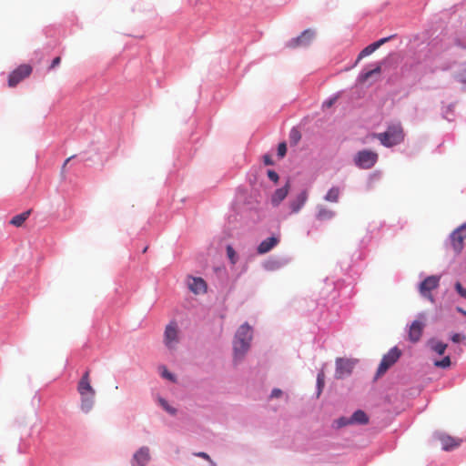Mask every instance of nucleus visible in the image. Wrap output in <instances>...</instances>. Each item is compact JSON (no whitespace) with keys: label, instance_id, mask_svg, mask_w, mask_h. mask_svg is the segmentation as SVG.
Returning <instances> with one entry per match:
<instances>
[{"label":"nucleus","instance_id":"nucleus-1","mask_svg":"<svg viewBox=\"0 0 466 466\" xmlns=\"http://www.w3.org/2000/svg\"><path fill=\"white\" fill-rule=\"evenodd\" d=\"M77 391L81 397V410L86 413L89 412L95 404L96 396V390L91 385L89 370H86L80 379Z\"/></svg>","mask_w":466,"mask_h":466},{"label":"nucleus","instance_id":"nucleus-2","mask_svg":"<svg viewBox=\"0 0 466 466\" xmlns=\"http://www.w3.org/2000/svg\"><path fill=\"white\" fill-rule=\"evenodd\" d=\"M387 147L400 144L404 140V131L400 123L390 125L385 132L373 134Z\"/></svg>","mask_w":466,"mask_h":466},{"label":"nucleus","instance_id":"nucleus-3","mask_svg":"<svg viewBox=\"0 0 466 466\" xmlns=\"http://www.w3.org/2000/svg\"><path fill=\"white\" fill-rule=\"evenodd\" d=\"M252 339L251 327L245 323L241 325L234 339V353L235 358H241L248 351L250 341Z\"/></svg>","mask_w":466,"mask_h":466},{"label":"nucleus","instance_id":"nucleus-4","mask_svg":"<svg viewBox=\"0 0 466 466\" xmlns=\"http://www.w3.org/2000/svg\"><path fill=\"white\" fill-rule=\"evenodd\" d=\"M378 154L371 150L359 151L354 157V164L362 169L371 168L378 161Z\"/></svg>","mask_w":466,"mask_h":466},{"label":"nucleus","instance_id":"nucleus-5","mask_svg":"<svg viewBox=\"0 0 466 466\" xmlns=\"http://www.w3.org/2000/svg\"><path fill=\"white\" fill-rule=\"evenodd\" d=\"M400 356L401 351L397 347H393L387 354L382 357V360L378 367L376 377L379 378L385 374L387 370L398 361Z\"/></svg>","mask_w":466,"mask_h":466},{"label":"nucleus","instance_id":"nucleus-6","mask_svg":"<svg viewBox=\"0 0 466 466\" xmlns=\"http://www.w3.org/2000/svg\"><path fill=\"white\" fill-rule=\"evenodd\" d=\"M440 280L441 276L431 275L427 277L419 286L420 294L431 302H434L431 291L439 287Z\"/></svg>","mask_w":466,"mask_h":466},{"label":"nucleus","instance_id":"nucleus-7","mask_svg":"<svg viewBox=\"0 0 466 466\" xmlns=\"http://www.w3.org/2000/svg\"><path fill=\"white\" fill-rule=\"evenodd\" d=\"M357 360L353 359L338 358L336 360L335 377L342 379L351 374Z\"/></svg>","mask_w":466,"mask_h":466},{"label":"nucleus","instance_id":"nucleus-8","mask_svg":"<svg viewBox=\"0 0 466 466\" xmlns=\"http://www.w3.org/2000/svg\"><path fill=\"white\" fill-rule=\"evenodd\" d=\"M165 345L169 350H175L177 344L179 342L178 328L176 322H170L165 329L164 333Z\"/></svg>","mask_w":466,"mask_h":466},{"label":"nucleus","instance_id":"nucleus-9","mask_svg":"<svg viewBox=\"0 0 466 466\" xmlns=\"http://www.w3.org/2000/svg\"><path fill=\"white\" fill-rule=\"evenodd\" d=\"M315 36V32L311 29H306L296 38L290 39L287 43V46L289 48L306 47L310 45Z\"/></svg>","mask_w":466,"mask_h":466},{"label":"nucleus","instance_id":"nucleus-10","mask_svg":"<svg viewBox=\"0 0 466 466\" xmlns=\"http://www.w3.org/2000/svg\"><path fill=\"white\" fill-rule=\"evenodd\" d=\"M31 73H32L31 66L26 65V64L19 66L16 69H15L9 75L8 86L11 87L15 86L23 79L29 76Z\"/></svg>","mask_w":466,"mask_h":466},{"label":"nucleus","instance_id":"nucleus-11","mask_svg":"<svg viewBox=\"0 0 466 466\" xmlns=\"http://www.w3.org/2000/svg\"><path fill=\"white\" fill-rule=\"evenodd\" d=\"M466 238V223L455 229L451 235V245L456 252H461Z\"/></svg>","mask_w":466,"mask_h":466},{"label":"nucleus","instance_id":"nucleus-12","mask_svg":"<svg viewBox=\"0 0 466 466\" xmlns=\"http://www.w3.org/2000/svg\"><path fill=\"white\" fill-rule=\"evenodd\" d=\"M187 286L194 294H204L207 291V283L202 278L189 277Z\"/></svg>","mask_w":466,"mask_h":466},{"label":"nucleus","instance_id":"nucleus-13","mask_svg":"<svg viewBox=\"0 0 466 466\" xmlns=\"http://www.w3.org/2000/svg\"><path fill=\"white\" fill-rule=\"evenodd\" d=\"M150 460L149 449L147 447L140 448L133 456V466H146Z\"/></svg>","mask_w":466,"mask_h":466},{"label":"nucleus","instance_id":"nucleus-14","mask_svg":"<svg viewBox=\"0 0 466 466\" xmlns=\"http://www.w3.org/2000/svg\"><path fill=\"white\" fill-rule=\"evenodd\" d=\"M423 327L424 324L420 320H415L412 322L409 331V339L410 341L417 342L420 340L422 334Z\"/></svg>","mask_w":466,"mask_h":466},{"label":"nucleus","instance_id":"nucleus-15","mask_svg":"<svg viewBox=\"0 0 466 466\" xmlns=\"http://www.w3.org/2000/svg\"><path fill=\"white\" fill-rule=\"evenodd\" d=\"M441 447L444 451H450L457 448L461 444V440H457L450 435L441 434L439 437Z\"/></svg>","mask_w":466,"mask_h":466},{"label":"nucleus","instance_id":"nucleus-16","mask_svg":"<svg viewBox=\"0 0 466 466\" xmlns=\"http://www.w3.org/2000/svg\"><path fill=\"white\" fill-rule=\"evenodd\" d=\"M390 37H385L381 38L377 42H374L368 46H366L358 56L357 61H360L365 56H368L371 55L373 52H375L380 46H382L384 43L390 40Z\"/></svg>","mask_w":466,"mask_h":466},{"label":"nucleus","instance_id":"nucleus-17","mask_svg":"<svg viewBox=\"0 0 466 466\" xmlns=\"http://www.w3.org/2000/svg\"><path fill=\"white\" fill-rule=\"evenodd\" d=\"M308 199V193L306 190L300 192L294 200L290 202V208L293 213L299 212L305 205Z\"/></svg>","mask_w":466,"mask_h":466},{"label":"nucleus","instance_id":"nucleus-18","mask_svg":"<svg viewBox=\"0 0 466 466\" xmlns=\"http://www.w3.org/2000/svg\"><path fill=\"white\" fill-rule=\"evenodd\" d=\"M279 240L275 237H270L263 240L258 247V254H265L270 251L277 244Z\"/></svg>","mask_w":466,"mask_h":466},{"label":"nucleus","instance_id":"nucleus-19","mask_svg":"<svg viewBox=\"0 0 466 466\" xmlns=\"http://www.w3.org/2000/svg\"><path fill=\"white\" fill-rule=\"evenodd\" d=\"M289 184L287 183L284 187L278 188L272 195V204L278 206L288 195Z\"/></svg>","mask_w":466,"mask_h":466},{"label":"nucleus","instance_id":"nucleus-20","mask_svg":"<svg viewBox=\"0 0 466 466\" xmlns=\"http://www.w3.org/2000/svg\"><path fill=\"white\" fill-rule=\"evenodd\" d=\"M428 346L430 347V349L436 352L437 354L439 355H442L444 354L446 349H447V344L446 343H443L441 341H439L435 339H431L428 341Z\"/></svg>","mask_w":466,"mask_h":466},{"label":"nucleus","instance_id":"nucleus-21","mask_svg":"<svg viewBox=\"0 0 466 466\" xmlns=\"http://www.w3.org/2000/svg\"><path fill=\"white\" fill-rule=\"evenodd\" d=\"M352 424L365 425L369 422L368 415L361 410H356L350 417Z\"/></svg>","mask_w":466,"mask_h":466},{"label":"nucleus","instance_id":"nucleus-22","mask_svg":"<svg viewBox=\"0 0 466 466\" xmlns=\"http://www.w3.org/2000/svg\"><path fill=\"white\" fill-rule=\"evenodd\" d=\"M317 208H318V212H317L316 217L319 220H321V221L329 220L335 215L334 211H332L331 209H329L324 206H319Z\"/></svg>","mask_w":466,"mask_h":466},{"label":"nucleus","instance_id":"nucleus-23","mask_svg":"<svg viewBox=\"0 0 466 466\" xmlns=\"http://www.w3.org/2000/svg\"><path fill=\"white\" fill-rule=\"evenodd\" d=\"M30 213H31V210H26L18 215H15L10 220V224L15 227H21L24 224V222L28 218V217L30 216Z\"/></svg>","mask_w":466,"mask_h":466},{"label":"nucleus","instance_id":"nucleus-24","mask_svg":"<svg viewBox=\"0 0 466 466\" xmlns=\"http://www.w3.org/2000/svg\"><path fill=\"white\" fill-rule=\"evenodd\" d=\"M381 72V66L380 65H378L374 69L372 70H369V71H366V72H362L360 76H359V81L360 83H364L366 81H368L371 76H373L374 75H380Z\"/></svg>","mask_w":466,"mask_h":466},{"label":"nucleus","instance_id":"nucleus-25","mask_svg":"<svg viewBox=\"0 0 466 466\" xmlns=\"http://www.w3.org/2000/svg\"><path fill=\"white\" fill-rule=\"evenodd\" d=\"M340 190L338 187H331L325 196V200L336 203L339 201Z\"/></svg>","mask_w":466,"mask_h":466},{"label":"nucleus","instance_id":"nucleus-26","mask_svg":"<svg viewBox=\"0 0 466 466\" xmlns=\"http://www.w3.org/2000/svg\"><path fill=\"white\" fill-rule=\"evenodd\" d=\"M456 78L462 83H466V63L461 64L456 73Z\"/></svg>","mask_w":466,"mask_h":466},{"label":"nucleus","instance_id":"nucleus-27","mask_svg":"<svg viewBox=\"0 0 466 466\" xmlns=\"http://www.w3.org/2000/svg\"><path fill=\"white\" fill-rule=\"evenodd\" d=\"M324 385H325V374L321 370L320 372H319L318 377H317L318 396H319V394L321 393L322 389L324 388Z\"/></svg>","mask_w":466,"mask_h":466},{"label":"nucleus","instance_id":"nucleus-28","mask_svg":"<svg viewBox=\"0 0 466 466\" xmlns=\"http://www.w3.org/2000/svg\"><path fill=\"white\" fill-rule=\"evenodd\" d=\"M227 256L232 264L237 263L238 256H237L236 251L234 250V248L231 246L227 247Z\"/></svg>","mask_w":466,"mask_h":466},{"label":"nucleus","instance_id":"nucleus-29","mask_svg":"<svg viewBox=\"0 0 466 466\" xmlns=\"http://www.w3.org/2000/svg\"><path fill=\"white\" fill-rule=\"evenodd\" d=\"M434 365L439 368H448L451 365V358L449 356L444 357L441 360H436Z\"/></svg>","mask_w":466,"mask_h":466},{"label":"nucleus","instance_id":"nucleus-30","mask_svg":"<svg viewBox=\"0 0 466 466\" xmlns=\"http://www.w3.org/2000/svg\"><path fill=\"white\" fill-rule=\"evenodd\" d=\"M158 401L166 411L172 415L176 414V409L172 408L166 400L159 398Z\"/></svg>","mask_w":466,"mask_h":466},{"label":"nucleus","instance_id":"nucleus-31","mask_svg":"<svg viewBox=\"0 0 466 466\" xmlns=\"http://www.w3.org/2000/svg\"><path fill=\"white\" fill-rule=\"evenodd\" d=\"M352 424L351 419L347 417H341L337 420V425L339 428L345 427L347 425Z\"/></svg>","mask_w":466,"mask_h":466},{"label":"nucleus","instance_id":"nucleus-32","mask_svg":"<svg viewBox=\"0 0 466 466\" xmlns=\"http://www.w3.org/2000/svg\"><path fill=\"white\" fill-rule=\"evenodd\" d=\"M160 370H161L162 377H164V378H166V379H167V380H169L171 381H175L176 380H175V376L172 373H170L166 367L163 366V367L160 368Z\"/></svg>","mask_w":466,"mask_h":466},{"label":"nucleus","instance_id":"nucleus-33","mask_svg":"<svg viewBox=\"0 0 466 466\" xmlns=\"http://www.w3.org/2000/svg\"><path fill=\"white\" fill-rule=\"evenodd\" d=\"M454 287L459 295L466 299V289H464L460 282H456Z\"/></svg>","mask_w":466,"mask_h":466},{"label":"nucleus","instance_id":"nucleus-34","mask_svg":"<svg viewBox=\"0 0 466 466\" xmlns=\"http://www.w3.org/2000/svg\"><path fill=\"white\" fill-rule=\"evenodd\" d=\"M451 340L452 342L454 343H460L463 340L466 339V336L463 335V334H460V333H454L452 336H451Z\"/></svg>","mask_w":466,"mask_h":466},{"label":"nucleus","instance_id":"nucleus-35","mask_svg":"<svg viewBox=\"0 0 466 466\" xmlns=\"http://www.w3.org/2000/svg\"><path fill=\"white\" fill-rule=\"evenodd\" d=\"M287 153V146L285 143H280L278 147V156L283 157Z\"/></svg>","mask_w":466,"mask_h":466},{"label":"nucleus","instance_id":"nucleus-36","mask_svg":"<svg viewBox=\"0 0 466 466\" xmlns=\"http://www.w3.org/2000/svg\"><path fill=\"white\" fill-rule=\"evenodd\" d=\"M268 177L270 180H272L275 183L279 180V175L274 170H268Z\"/></svg>","mask_w":466,"mask_h":466},{"label":"nucleus","instance_id":"nucleus-37","mask_svg":"<svg viewBox=\"0 0 466 466\" xmlns=\"http://www.w3.org/2000/svg\"><path fill=\"white\" fill-rule=\"evenodd\" d=\"M282 395V390L279 389H274L271 391L270 398H279Z\"/></svg>","mask_w":466,"mask_h":466},{"label":"nucleus","instance_id":"nucleus-38","mask_svg":"<svg viewBox=\"0 0 466 466\" xmlns=\"http://www.w3.org/2000/svg\"><path fill=\"white\" fill-rule=\"evenodd\" d=\"M195 455L198 456V457L203 458V459L207 460L208 461H211V458L206 452L200 451V452L195 453Z\"/></svg>","mask_w":466,"mask_h":466},{"label":"nucleus","instance_id":"nucleus-39","mask_svg":"<svg viewBox=\"0 0 466 466\" xmlns=\"http://www.w3.org/2000/svg\"><path fill=\"white\" fill-rule=\"evenodd\" d=\"M60 62H61V58L59 56H56V58L53 59L50 68L51 69L55 68L56 66H57L60 64Z\"/></svg>","mask_w":466,"mask_h":466},{"label":"nucleus","instance_id":"nucleus-40","mask_svg":"<svg viewBox=\"0 0 466 466\" xmlns=\"http://www.w3.org/2000/svg\"><path fill=\"white\" fill-rule=\"evenodd\" d=\"M264 163L266 165H272L273 161L269 156L266 155V156H264Z\"/></svg>","mask_w":466,"mask_h":466},{"label":"nucleus","instance_id":"nucleus-41","mask_svg":"<svg viewBox=\"0 0 466 466\" xmlns=\"http://www.w3.org/2000/svg\"><path fill=\"white\" fill-rule=\"evenodd\" d=\"M457 311L466 316V310H464L463 309L457 307Z\"/></svg>","mask_w":466,"mask_h":466},{"label":"nucleus","instance_id":"nucleus-42","mask_svg":"<svg viewBox=\"0 0 466 466\" xmlns=\"http://www.w3.org/2000/svg\"><path fill=\"white\" fill-rule=\"evenodd\" d=\"M72 157H68L67 159H66L64 165H63V169H65L66 166L67 165V163L71 160Z\"/></svg>","mask_w":466,"mask_h":466},{"label":"nucleus","instance_id":"nucleus-43","mask_svg":"<svg viewBox=\"0 0 466 466\" xmlns=\"http://www.w3.org/2000/svg\"><path fill=\"white\" fill-rule=\"evenodd\" d=\"M211 466H217L216 463L211 460V461H209Z\"/></svg>","mask_w":466,"mask_h":466},{"label":"nucleus","instance_id":"nucleus-44","mask_svg":"<svg viewBox=\"0 0 466 466\" xmlns=\"http://www.w3.org/2000/svg\"><path fill=\"white\" fill-rule=\"evenodd\" d=\"M327 105H328L329 106H330L332 105V101L330 100V101L327 102Z\"/></svg>","mask_w":466,"mask_h":466},{"label":"nucleus","instance_id":"nucleus-45","mask_svg":"<svg viewBox=\"0 0 466 466\" xmlns=\"http://www.w3.org/2000/svg\"><path fill=\"white\" fill-rule=\"evenodd\" d=\"M147 247H146V248H144L143 252L145 253V252L147 251Z\"/></svg>","mask_w":466,"mask_h":466}]
</instances>
